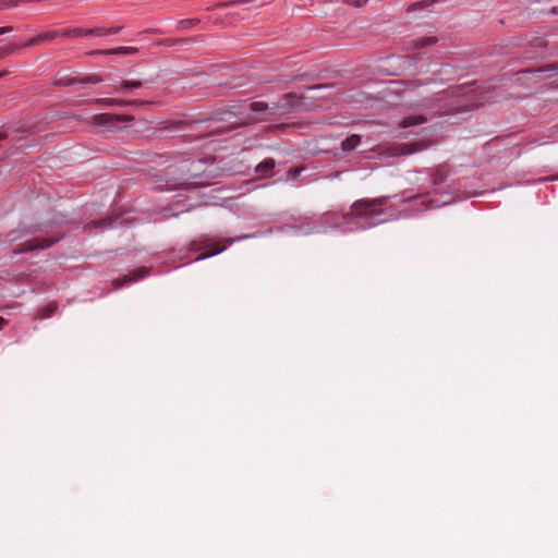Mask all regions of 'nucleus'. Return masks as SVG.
Segmentation results:
<instances>
[{"label": "nucleus", "mask_w": 558, "mask_h": 558, "mask_svg": "<svg viewBox=\"0 0 558 558\" xmlns=\"http://www.w3.org/2000/svg\"><path fill=\"white\" fill-rule=\"evenodd\" d=\"M390 196H380L376 198H361L351 205V210L343 214L344 220L364 219L369 222V226H375L385 222L387 218L385 206L387 205Z\"/></svg>", "instance_id": "f257e3e1"}, {"label": "nucleus", "mask_w": 558, "mask_h": 558, "mask_svg": "<svg viewBox=\"0 0 558 558\" xmlns=\"http://www.w3.org/2000/svg\"><path fill=\"white\" fill-rule=\"evenodd\" d=\"M233 242L232 239H226L223 241L213 242L208 236H203L199 240L191 243V251L197 252L204 248H210L209 251L198 255L195 260H203L221 253L226 250L227 245Z\"/></svg>", "instance_id": "f03ea898"}, {"label": "nucleus", "mask_w": 558, "mask_h": 558, "mask_svg": "<svg viewBox=\"0 0 558 558\" xmlns=\"http://www.w3.org/2000/svg\"><path fill=\"white\" fill-rule=\"evenodd\" d=\"M132 120L133 117L131 116L100 113L93 116L89 123L94 126L104 128L108 131H114L118 123L130 122Z\"/></svg>", "instance_id": "7ed1b4c3"}, {"label": "nucleus", "mask_w": 558, "mask_h": 558, "mask_svg": "<svg viewBox=\"0 0 558 558\" xmlns=\"http://www.w3.org/2000/svg\"><path fill=\"white\" fill-rule=\"evenodd\" d=\"M61 239V235H54L44 239H33L20 244L16 248H14V253H24L38 248H47L58 242Z\"/></svg>", "instance_id": "20e7f679"}, {"label": "nucleus", "mask_w": 558, "mask_h": 558, "mask_svg": "<svg viewBox=\"0 0 558 558\" xmlns=\"http://www.w3.org/2000/svg\"><path fill=\"white\" fill-rule=\"evenodd\" d=\"M58 36H60V32H58V31L44 32V33H40V34L29 38L28 40H26L23 44V47L27 48V47L40 45L41 43H45V41H52Z\"/></svg>", "instance_id": "39448f33"}, {"label": "nucleus", "mask_w": 558, "mask_h": 558, "mask_svg": "<svg viewBox=\"0 0 558 558\" xmlns=\"http://www.w3.org/2000/svg\"><path fill=\"white\" fill-rule=\"evenodd\" d=\"M138 49L135 47H117L111 49H105V50H93L89 52L90 56H122V54H134L137 53Z\"/></svg>", "instance_id": "423d86ee"}, {"label": "nucleus", "mask_w": 558, "mask_h": 558, "mask_svg": "<svg viewBox=\"0 0 558 558\" xmlns=\"http://www.w3.org/2000/svg\"><path fill=\"white\" fill-rule=\"evenodd\" d=\"M425 147H426V144L424 142L402 144L396 148V151H393V155L395 156L410 155V154H413L416 151H421Z\"/></svg>", "instance_id": "0eeeda50"}, {"label": "nucleus", "mask_w": 558, "mask_h": 558, "mask_svg": "<svg viewBox=\"0 0 558 558\" xmlns=\"http://www.w3.org/2000/svg\"><path fill=\"white\" fill-rule=\"evenodd\" d=\"M148 274V268H140L126 276L124 279H116L113 286L116 289L121 288L126 282L137 281Z\"/></svg>", "instance_id": "6e6552de"}, {"label": "nucleus", "mask_w": 558, "mask_h": 558, "mask_svg": "<svg viewBox=\"0 0 558 558\" xmlns=\"http://www.w3.org/2000/svg\"><path fill=\"white\" fill-rule=\"evenodd\" d=\"M95 102L105 105V106H119V107L146 104L141 100H124V99H117V98H99V99H96Z\"/></svg>", "instance_id": "1a4fd4ad"}, {"label": "nucleus", "mask_w": 558, "mask_h": 558, "mask_svg": "<svg viewBox=\"0 0 558 558\" xmlns=\"http://www.w3.org/2000/svg\"><path fill=\"white\" fill-rule=\"evenodd\" d=\"M276 166V162L274 159L271 158H268V159H265L264 161H262L260 163H258L256 166V173H258L260 177L263 178H268L271 175L272 173V170Z\"/></svg>", "instance_id": "9d476101"}, {"label": "nucleus", "mask_w": 558, "mask_h": 558, "mask_svg": "<svg viewBox=\"0 0 558 558\" xmlns=\"http://www.w3.org/2000/svg\"><path fill=\"white\" fill-rule=\"evenodd\" d=\"M250 108L254 112H265L269 111L270 114L276 113V111L280 108L278 104H267L264 101H254L250 105Z\"/></svg>", "instance_id": "9b49d317"}, {"label": "nucleus", "mask_w": 558, "mask_h": 558, "mask_svg": "<svg viewBox=\"0 0 558 558\" xmlns=\"http://www.w3.org/2000/svg\"><path fill=\"white\" fill-rule=\"evenodd\" d=\"M425 122H426V118L424 116H422V114L410 116V117L404 118L400 122V126L405 129V128H410V126H413V125L422 124V123H425Z\"/></svg>", "instance_id": "f8f14e48"}, {"label": "nucleus", "mask_w": 558, "mask_h": 558, "mask_svg": "<svg viewBox=\"0 0 558 558\" xmlns=\"http://www.w3.org/2000/svg\"><path fill=\"white\" fill-rule=\"evenodd\" d=\"M361 143V136L360 135H356V134H353L349 137H347L341 146H342V149L343 151H352L353 149L356 148V146Z\"/></svg>", "instance_id": "ddd939ff"}, {"label": "nucleus", "mask_w": 558, "mask_h": 558, "mask_svg": "<svg viewBox=\"0 0 558 558\" xmlns=\"http://www.w3.org/2000/svg\"><path fill=\"white\" fill-rule=\"evenodd\" d=\"M56 311H57V305L54 303H50L37 312L36 318H38V319L49 318L56 313Z\"/></svg>", "instance_id": "4468645a"}, {"label": "nucleus", "mask_w": 558, "mask_h": 558, "mask_svg": "<svg viewBox=\"0 0 558 558\" xmlns=\"http://www.w3.org/2000/svg\"><path fill=\"white\" fill-rule=\"evenodd\" d=\"M121 28H122L121 26H116V27H110V28L96 27L94 31V36L105 37V36L113 35V34L119 33L121 31Z\"/></svg>", "instance_id": "2eb2a0df"}, {"label": "nucleus", "mask_w": 558, "mask_h": 558, "mask_svg": "<svg viewBox=\"0 0 558 558\" xmlns=\"http://www.w3.org/2000/svg\"><path fill=\"white\" fill-rule=\"evenodd\" d=\"M60 36L62 37H81L83 36V28L82 27H74V28H65L60 32Z\"/></svg>", "instance_id": "dca6fc26"}, {"label": "nucleus", "mask_w": 558, "mask_h": 558, "mask_svg": "<svg viewBox=\"0 0 558 558\" xmlns=\"http://www.w3.org/2000/svg\"><path fill=\"white\" fill-rule=\"evenodd\" d=\"M20 48L19 45L12 44L0 48V59H3L14 53Z\"/></svg>", "instance_id": "f3484780"}, {"label": "nucleus", "mask_w": 558, "mask_h": 558, "mask_svg": "<svg viewBox=\"0 0 558 558\" xmlns=\"http://www.w3.org/2000/svg\"><path fill=\"white\" fill-rule=\"evenodd\" d=\"M436 43H437V38L436 37H424V38L417 39L415 45L417 47H424V46L434 45Z\"/></svg>", "instance_id": "a211bd4d"}, {"label": "nucleus", "mask_w": 558, "mask_h": 558, "mask_svg": "<svg viewBox=\"0 0 558 558\" xmlns=\"http://www.w3.org/2000/svg\"><path fill=\"white\" fill-rule=\"evenodd\" d=\"M111 223H112V219L107 218V219H102V220L92 221V222L87 223L85 228L88 230H92L93 228H96L97 226H100V225L110 226Z\"/></svg>", "instance_id": "6ab92c4d"}, {"label": "nucleus", "mask_w": 558, "mask_h": 558, "mask_svg": "<svg viewBox=\"0 0 558 558\" xmlns=\"http://www.w3.org/2000/svg\"><path fill=\"white\" fill-rule=\"evenodd\" d=\"M142 82L141 81H128V80H124L121 82V86L123 88H140L142 87Z\"/></svg>", "instance_id": "aec40b11"}, {"label": "nucleus", "mask_w": 558, "mask_h": 558, "mask_svg": "<svg viewBox=\"0 0 558 558\" xmlns=\"http://www.w3.org/2000/svg\"><path fill=\"white\" fill-rule=\"evenodd\" d=\"M343 3L345 4H350V5H353L355 8H362L364 7L365 4H367V2L369 0H341Z\"/></svg>", "instance_id": "412c9836"}, {"label": "nucleus", "mask_w": 558, "mask_h": 558, "mask_svg": "<svg viewBox=\"0 0 558 558\" xmlns=\"http://www.w3.org/2000/svg\"><path fill=\"white\" fill-rule=\"evenodd\" d=\"M102 81V78L98 75H90V76H87L86 78H84V83H93V84H96V83H100Z\"/></svg>", "instance_id": "4be33fe9"}, {"label": "nucleus", "mask_w": 558, "mask_h": 558, "mask_svg": "<svg viewBox=\"0 0 558 558\" xmlns=\"http://www.w3.org/2000/svg\"><path fill=\"white\" fill-rule=\"evenodd\" d=\"M248 0H235V1H231V2L220 3L219 7L225 8V7H230V5H233V4H236V3H245Z\"/></svg>", "instance_id": "5701e85b"}, {"label": "nucleus", "mask_w": 558, "mask_h": 558, "mask_svg": "<svg viewBox=\"0 0 558 558\" xmlns=\"http://www.w3.org/2000/svg\"><path fill=\"white\" fill-rule=\"evenodd\" d=\"M422 9H423V7H421V1H418V2H415L411 5H409L408 11L411 12V11H416V10H422Z\"/></svg>", "instance_id": "b1692460"}, {"label": "nucleus", "mask_w": 558, "mask_h": 558, "mask_svg": "<svg viewBox=\"0 0 558 558\" xmlns=\"http://www.w3.org/2000/svg\"><path fill=\"white\" fill-rule=\"evenodd\" d=\"M438 0H422L421 1V7H423V9L427 8V7H430L433 4H435Z\"/></svg>", "instance_id": "393cba45"}, {"label": "nucleus", "mask_w": 558, "mask_h": 558, "mask_svg": "<svg viewBox=\"0 0 558 558\" xmlns=\"http://www.w3.org/2000/svg\"><path fill=\"white\" fill-rule=\"evenodd\" d=\"M302 171V168H293L289 170V174L292 175V178H296Z\"/></svg>", "instance_id": "a878e982"}, {"label": "nucleus", "mask_w": 558, "mask_h": 558, "mask_svg": "<svg viewBox=\"0 0 558 558\" xmlns=\"http://www.w3.org/2000/svg\"><path fill=\"white\" fill-rule=\"evenodd\" d=\"M95 28H83V36H94Z\"/></svg>", "instance_id": "bb28decb"}, {"label": "nucleus", "mask_w": 558, "mask_h": 558, "mask_svg": "<svg viewBox=\"0 0 558 558\" xmlns=\"http://www.w3.org/2000/svg\"><path fill=\"white\" fill-rule=\"evenodd\" d=\"M13 28L11 26H2L0 27V35L11 32Z\"/></svg>", "instance_id": "cd10ccee"}, {"label": "nucleus", "mask_w": 558, "mask_h": 558, "mask_svg": "<svg viewBox=\"0 0 558 558\" xmlns=\"http://www.w3.org/2000/svg\"><path fill=\"white\" fill-rule=\"evenodd\" d=\"M7 319H4L3 317H0V330L7 325Z\"/></svg>", "instance_id": "c85d7f7f"}, {"label": "nucleus", "mask_w": 558, "mask_h": 558, "mask_svg": "<svg viewBox=\"0 0 558 558\" xmlns=\"http://www.w3.org/2000/svg\"><path fill=\"white\" fill-rule=\"evenodd\" d=\"M9 73H10V71H8V70L0 71V78H1V77H3V76H5V75H7V74H9Z\"/></svg>", "instance_id": "c756f323"}, {"label": "nucleus", "mask_w": 558, "mask_h": 558, "mask_svg": "<svg viewBox=\"0 0 558 558\" xmlns=\"http://www.w3.org/2000/svg\"><path fill=\"white\" fill-rule=\"evenodd\" d=\"M7 138V134L0 133V142Z\"/></svg>", "instance_id": "7c9ffc66"}, {"label": "nucleus", "mask_w": 558, "mask_h": 558, "mask_svg": "<svg viewBox=\"0 0 558 558\" xmlns=\"http://www.w3.org/2000/svg\"><path fill=\"white\" fill-rule=\"evenodd\" d=\"M182 23H183V24H187V26H191V24L193 23V21L186 20V21H183Z\"/></svg>", "instance_id": "2f4dec72"}, {"label": "nucleus", "mask_w": 558, "mask_h": 558, "mask_svg": "<svg viewBox=\"0 0 558 558\" xmlns=\"http://www.w3.org/2000/svg\"><path fill=\"white\" fill-rule=\"evenodd\" d=\"M182 23H183V24H187V26H191V24L193 23V21L186 20V21H183Z\"/></svg>", "instance_id": "473e14b6"}, {"label": "nucleus", "mask_w": 558, "mask_h": 558, "mask_svg": "<svg viewBox=\"0 0 558 558\" xmlns=\"http://www.w3.org/2000/svg\"><path fill=\"white\" fill-rule=\"evenodd\" d=\"M64 221L63 216L56 220L57 223H62Z\"/></svg>", "instance_id": "72a5a7b5"}, {"label": "nucleus", "mask_w": 558, "mask_h": 558, "mask_svg": "<svg viewBox=\"0 0 558 558\" xmlns=\"http://www.w3.org/2000/svg\"><path fill=\"white\" fill-rule=\"evenodd\" d=\"M543 71H544L543 69L533 70V72H537V73L543 72Z\"/></svg>", "instance_id": "f704fd0d"}, {"label": "nucleus", "mask_w": 558, "mask_h": 558, "mask_svg": "<svg viewBox=\"0 0 558 558\" xmlns=\"http://www.w3.org/2000/svg\"><path fill=\"white\" fill-rule=\"evenodd\" d=\"M290 97H293V95L292 94L286 95V98H290Z\"/></svg>", "instance_id": "c9c22d12"}]
</instances>
